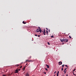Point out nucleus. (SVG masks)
<instances>
[{
  "label": "nucleus",
  "mask_w": 76,
  "mask_h": 76,
  "mask_svg": "<svg viewBox=\"0 0 76 76\" xmlns=\"http://www.w3.org/2000/svg\"><path fill=\"white\" fill-rule=\"evenodd\" d=\"M42 32H43V34H44V35H45V34L46 33V32L45 31V29H44L43 31H42Z\"/></svg>",
  "instance_id": "nucleus-1"
},
{
  "label": "nucleus",
  "mask_w": 76,
  "mask_h": 76,
  "mask_svg": "<svg viewBox=\"0 0 76 76\" xmlns=\"http://www.w3.org/2000/svg\"><path fill=\"white\" fill-rule=\"evenodd\" d=\"M64 39H60V40L61 41V42H64Z\"/></svg>",
  "instance_id": "nucleus-2"
},
{
  "label": "nucleus",
  "mask_w": 76,
  "mask_h": 76,
  "mask_svg": "<svg viewBox=\"0 0 76 76\" xmlns=\"http://www.w3.org/2000/svg\"><path fill=\"white\" fill-rule=\"evenodd\" d=\"M59 65H61L62 64V62L61 61H59L58 62Z\"/></svg>",
  "instance_id": "nucleus-3"
},
{
  "label": "nucleus",
  "mask_w": 76,
  "mask_h": 76,
  "mask_svg": "<svg viewBox=\"0 0 76 76\" xmlns=\"http://www.w3.org/2000/svg\"><path fill=\"white\" fill-rule=\"evenodd\" d=\"M64 42H68V39H64Z\"/></svg>",
  "instance_id": "nucleus-4"
},
{
  "label": "nucleus",
  "mask_w": 76,
  "mask_h": 76,
  "mask_svg": "<svg viewBox=\"0 0 76 76\" xmlns=\"http://www.w3.org/2000/svg\"><path fill=\"white\" fill-rule=\"evenodd\" d=\"M15 73H18L19 72L18 71V69H17L16 70H15Z\"/></svg>",
  "instance_id": "nucleus-5"
},
{
  "label": "nucleus",
  "mask_w": 76,
  "mask_h": 76,
  "mask_svg": "<svg viewBox=\"0 0 76 76\" xmlns=\"http://www.w3.org/2000/svg\"><path fill=\"white\" fill-rule=\"evenodd\" d=\"M45 66H47V68L48 69L49 68L50 66H49V65H48L46 64Z\"/></svg>",
  "instance_id": "nucleus-6"
},
{
  "label": "nucleus",
  "mask_w": 76,
  "mask_h": 76,
  "mask_svg": "<svg viewBox=\"0 0 76 76\" xmlns=\"http://www.w3.org/2000/svg\"><path fill=\"white\" fill-rule=\"evenodd\" d=\"M26 76H29V75L28 73H26Z\"/></svg>",
  "instance_id": "nucleus-7"
},
{
  "label": "nucleus",
  "mask_w": 76,
  "mask_h": 76,
  "mask_svg": "<svg viewBox=\"0 0 76 76\" xmlns=\"http://www.w3.org/2000/svg\"><path fill=\"white\" fill-rule=\"evenodd\" d=\"M27 61H29V62H30V61L33 62V61H32V60L29 61L28 60H26V62H27Z\"/></svg>",
  "instance_id": "nucleus-8"
},
{
  "label": "nucleus",
  "mask_w": 76,
  "mask_h": 76,
  "mask_svg": "<svg viewBox=\"0 0 76 76\" xmlns=\"http://www.w3.org/2000/svg\"><path fill=\"white\" fill-rule=\"evenodd\" d=\"M39 32H40V33H41L42 32V30H41V28H40L39 29Z\"/></svg>",
  "instance_id": "nucleus-9"
},
{
  "label": "nucleus",
  "mask_w": 76,
  "mask_h": 76,
  "mask_svg": "<svg viewBox=\"0 0 76 76\" xmlns=\"http://www.w3.org/2000/svg\"><path fill=\"white\" fill-rule=\"evenodd\" d=\"M39 29H37L36 30V32L37 33H38V32H39Z\"/></svg>",
  "instance_id": "nucleus-10"
},
{
  "label": "nucleus",
  "mask_w": 76,
  "mask_h": 76,
  "mask_svg": "<svg viewBox=\"0 0 76 76\" xmlns=\"http://www.w3.org/2000/svg\"><path fill=\"white\" fill-rule=\"evenodd\" d=\"M59 73V71H58V72L57 73V76H58Z\"/></svg>",
  "instance_id": "nucleus-11"
},
{
  "label": "nucleus",
  "mask_w": 76,
  "mask_h": 76,
  "mask_svg": "<svg viewBox=\"0 0 76 76\" xmlns=\"http://www.w3.org/2000/svg\"><path fill=\"white\" fill-rule=\"evenodd\" d=\"M26 66H24L23 69V71H24L25 70V68H26Z\"/></svg>",
  "instance_id": "nucleus-12"
},
{
  "label": "nucleus",
  "mask_w": 76,
  "mask_h": 76,
  "mask_svg": "<svg viewBox=\"0 0 76 76\" xmlns=\"http://www.w3.org/2000/svg\"><path fill=\"white\" fill-rule=\"evenodd\" d=\"M46 34H47V35H48V30H46Z\"/></svg>",
  "instance_id": "nucleus-13"
},
{
  "label": "nucleus",
  "mask_w": 76,
  "mask_h": 76,
  "mask_svg": "<svg viewBox=\"0 0 76 76\" xmlns=\"http://www.w3.org/2000/svg\"><path fill=\"white\" fill-rule=\"evenodd\" d=\"M23 23L24 24H26V23L24 21H23Z\"/></svg>",
  "instance_id": "nucleus-14"
},
{
  "label": "nucleus",
  "mask_w": 76,
  "mask_h": 76,
  "mask_svg": "<svg viewBox=\"0 0 76 76\" xmlns=\"http://www.w3.org/2000/svg\"><path fill=\"white\" fill-rule=\"evenodd\" d=\"M67 71L66 70H64V72L65 73H66V72Z\"/></svg>",
  "instance_id": "nucleus-15"
},
{
  "label": "nucleus",
  "mask_w": 76,
  "mask_h": 76,
  "mask_svg": "<svg viewBox=\"0 0 76 76\" xmlns=\"http://www.w3.org/2000/svg\"><path fill=\"white\" fill-rule=\"evenodd\" d=\"M69 38H70V39H72V37H71V36L69 35Z\"/></svg>",
  "instance_id": "nucleus-16"
},
{
  "label": "nucleus",
  "mask_w": 76,
  "mask_h": 76,
  "mask_svg": "<svg viewBox=\"0 0 76 76\" xmlns=\"http://www.w3.org/2000/svg\"><path fill=\"white\" fill-rule=\"evenodd\" d=\"M48 44L49 45H50V43L49 42H48Z\"/></svg>",
  "instance_id": "nucleus-17"
},
{
  "label": "nucleus",
  "mask_w": 76,
  "mask_h": 76,
  "mask_svg": "<svg viewBox=\"0 0 76 76\" xmlns=\"http://www.w3.org/2000/svg\"><path fill=\"white\" fill-rule=\"evenodd\" d=\"M45 70H46L47 71H48V69L47 68H45Z\"/></svg>",
  "instance_id": "nucleus-18"
},
{
  "label": "nucleus",
  "mask_w": 76,
  "mask_h": 76,
  "mask_svg": "<svg viewBox=\"0 0 76 76\" xmlns=\"http://www.w3.org/2000/svg\"><path fill=\"white\" fill-rule=\"evenodd\" d=\"M64 65H62V67H64Z\"/></svg>",
  "instance_id": "nucleus-19"
},
{
  "label": "nucleus",
  "mask_w": 76,
  "mask_h": 76,
  "mask_svg": "<svg viewBox=\"0 0 76 76\" xmlns=\"http://www.w3.org/2000/svg\"><path fill=\"white\" fill-rule=\"evenodd\" d=\"M67 68H66L65 69H64V70H66Z\"/></svg>",
  "instance_id": "nucleus-20"
},
{
  "label": "nucleus",
  "mask_w": 76,
  "mask_h": 76,
  "mask_svg": "<svg viewBox=\"0 0 76 76\" xmlns=\"http://www.w3.org/2000/svg\"><path fill=\"white\" fill-rule=\"evenodd\" d=\"M19 65H16V66H18Z\"/></svg>",
  "instance_id": "nucleus-21"
},
{
  "label": "nucleus",
  "mask_w": 76,
  "mask_h": 76,
  "mask_svg": "<svg viewBox=\"0 0 76 76\" xmlns=\"http://www.w3.org/2000/svg\"><path fill=\"white\" fill-rule=\"evenodd\" d=\"M63 68H61V70L63 71Z\"/></svg>",
  "instance_id": "nucleus-22"
},
{
  "label": "nucleus",
  "mask_w": 76,
  "mask_h": 76,
  "mask_svg": "<svg viewBox=\"0 0 76 76\" xmlns=\"http://www.w3.org/2000/svg\"><path fill=\"white\" fill-rule=\"evenodd\" d=\"M76 70V69H74L73 70V72H74Z\"/></svg>",
  "instance_id": "nucleus-23"
},
{
  "label": "nucleus",
  "mask_w": 76,
  "mask_h": 76,
  "mask_svg": "<svg viewBox=\"0 0 76 76\" xmlns=\"http://www.w3.org/2000/svg\"><path fill=\"white\" fill-rule=\"evenodd\" d=\"M56 71H55V72H54V74H56Z\"/></svg>",
  "instance_id": "nucleus-24"
},
{
  "label": "nucleus",
  "mask_w": 76,
  "mask_h": 76,
  "mask_svg": "<svg viewBox=\"0 0 76 76\" xmlns=\"http://www.w3.org/2000/svg\"><path fill=\"white\" fill-rule=\"evenodd\" d=\"M31 58V56H30V58H28V59Z\"/></svg>",
  "instance_id": "nucleus-25"
},
{
  "label": "nucleus",
  "mask_w": 76,
  "mask_h": 76,
  "mask_svg": "<svg viewBox=\"0 0 76 76\" xmlns=\"http://www.w3.org/2000/svg\"><path fill=\"white\" fill-rule=\"evenodd\" d=\"M38 28H39V29H40V27H38Z\"/></svg>",
  "instance_id": "nucleus-26"
},
{
  "label": "nucleus",
  "mask_w": 76,
  "mask_h": 76,
  "mask_svg": "<svg viewBox=\"0 0 76 76\" xmlns=\"http://www.w3.org/2000/svg\"><path fill=\"white\" fill-rule=\"evenodd\" d=\"M65 66H66L67 67H68V66H67V65H65Z\"/></svg>",
  "instance_id": "nucleus-27"
},
{
  "label": "nucleus",
  "mask_w": 76,
  "mask_h": 76,
  "mask_svg": "<svg viewBox=\"0 0 76 76\" xmlns=\"http://www.w3.org/2000/svg\"><path fill=\"white\" fill-rule=\"evenodd\" d=\"M35 36L37 37V34H35Z\"/></svg>",
  "instance_id": "nucleus-28"
},
{
  "label": "nucleus",
  "mask_w": 76,
  "mask_h": 76,
  "mask_svg": "<svg viewBox=\"0 0 76 76\" xmlns=\"http://www.w3.org/2000/svg\"><path fill=\"white\" fill-rule=\"evenodd\" d=\"M54 37V36L53 35V36H51V37L53 38V37Z\"/></svg>",
  "instance_id": "nucleus-29"
},
{
  "label": "nucleus",
  "mask_w": 76,
  "mask_h": 76,
  "mask_svg": "<svg viewBox=\"0 0 76 76\" xmlns=\"http://www.w3.org/2000/svg\"><path fill=\"white\" fill-rule=\"evenodd\" d=\"M22 66H20V68H22Z\"/></svg>",
  "instance_id": "nucleus-30"
},
{
  "label": "nucleus",
  "mask_w": 76,
  "mask_h": 76,
  "mask_svg": "<svg viewBox=\"0 0 76 76\" xmlns=\"http://www.w3.org/2000/svg\"><path fill=\"white\" fill-rule=\"evenodd\" d=\"M20 70H21L20 69H18V71H20Z\"/></svg>",
  "instance_id": "nucleus-31"
},
{
  "label": "nucleus",
  "mask_w": 76,
  "mask_h": 76,
  "mask_svg": "<svg viewBox=\"0 0 76 76\" xmlns=\"http://www.w3.org/2000/svg\"><path fill=\"white\" fill-rule=\"evenodd\" d=\"M3 76H6L5 75H3Z\"/></svg>",
  "instance_id": "nucleus-32"
},
{
  "label": "nucleus",
  "mask_w": 76,
  "mask_h": 76,
  "mask_svg": "<svg viewBox=\"0 0 76 76\" xmlns=\"http://www.w3.org/2000/svg\"><path fill=\"white\" fill-rule=\"evenodd\" d=\"M46 29L47 30H48V28H46Z\"/></svg>",
  "instance_id": "nucleus-33"
},
{
  "label": "nucleus",
  "mask_w": 76,
  "mask_h": 76,
  "mask_svg": "<svg viewBox=\"0 0 76 76\" xmlns=\"http://www.w3.org/2000/svg\"><path fill=\"white\" fill-rule=\"evenodd\" d=\"M38 37H40V35H38Z\"/></svg>",
  "instance_id": "nucleus-34"
},
{
  "label": "nucleus",
  "mask_w": 76,
  "mask_h": 76,
  "mask_svg": "<svg viewBox=\"0 0 76 76\" xmlns=\"http://www.w3.org/2000/svg\"><path fill=\"white\" fill-rule=\"evenodd\" d=\"M50 30L49 29V32H50Z\"/></svg>",
  "instance_id": "nucleus-35"
},
{
  "label": "nucleus",
  "mask_w": 76,
  "mask_h": 76,
  "mask_svg": "<svg viewBox=\"0 0 76 76\" xmlns=\"http://www.w3.org/2000/svg\"><path fill=\"white\" fill-rule=\"evenodd\" d=\"M73 75H75V74H74V73H73Z\"/></svg>",
  "instance_id": "nucleus-36"
},
{
  "label": "nucleus",
  "mask_w": 76,
  "mask_h": 76,
  "mask_svg": "<svg viewBox=\"0 0 76 76\" xmlns=\"http://www.w3.org/2000/svg\"><path fill=\"white\" fill-rule=\"evenodd\" d=\"M66 76H68V74H66Z\"/></svg>",
  "instance_id": "nucleus-37"
},
{
  "label": "nucleus",
  "mask_w": 76,
  "mask_h": 76,
  "mask_svg": "<svg viewBox=\"0 0 76 76\" xmlns=\"http://www.w3.org/2000/svg\"><path fill=\"white\" fill-rule=\"evenodd\" d=\"M44 74H46V72H45V73H44Z\"/></svg>",
  "instance_id": "nucleus-38"
},
{
  "label": "nucleus",
  "mask_w": 76,
  "mask_h": 76,
  "mask_svg": "<svg viewBox=\"0 0 76 76\" xmlns=\"http://www.w3.org/2000/svg\"><path fill=\"white\" fill-rule=\"evenodd\" d=\"M64 42H63V43H62V44H64Z\"/></svg>",
  "instance_id": "nucleus-39"
},
{
  "label": "nucleus",
  "mask_w": 76,
  "mask_h": 76,
  "mask_svg": "<svg viewBox=\"0 0 76 76\" xmlns=\"http://www.w3.org/2000/svg\"><path fill=\"white\" fill-rule=\"evenodd\" d=\"M27 64H26V66Z\"/></svg>",
  "instance_id": "nucleus-40"
},
{
  "label": "nucleus",
  "mask_w": 76,
  "mask_h": 76,
  "mask_svg": "<svg viewBox=\"0 0 76 76\" xmlns=\"http://www.w3.org/2000/svg\"><path fill=\"white\" fill-rule=\"evenodd\" d=\"M55 75H54V76H55Z\"/></svg>",
  "instance_id": "nucleus-41"
},
{
  "label": "nucleus",
  "mask_w": 76,
  "mask_h": 76,
  "mask_svg": "<svg viewBox=\"0 0 76 76\" xmlns=\"http://www.w3.org/2000/svg\"><path fill=\"white\" fill-rule=\"evenodd\" d=\"M75 76H76V75H75Z\"/></svg>",
  "instance_id": "nucleus-42"
},
{
  "label": "nucleus",
  "mask_w": 76,
  "mask_h": 76,
  "mask_svg": "<svg viewBox=\"0 0 76 76\" xmlns=\"http://www.w3.org/2000/svg\"><path fill=\"white\" fill-rule=\"evenodd\" d=\"M63 76H64L63 75Z\"/></svg>",
  "instance_id": "nucleus-43"
}]
</instances>
